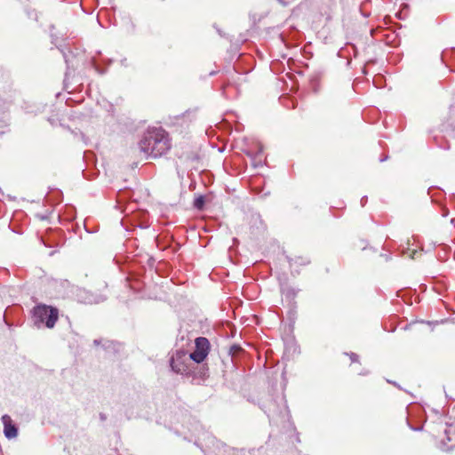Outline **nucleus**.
<instances>
[{"label": "nucleus", "instance_id": "obj_4", "mask_svg": "<svg viewBox=\"0 0 455 455\" xmlns=\"http://www.w3.org/2000/svg\"><path fill=\"white\" fill-rule=\"evenodd\" d=\"M190 360L189 357H186V355L178 353L171 359V367L177 373L188 374L190 370L186 361L189 363Z\"/></svg>", "mask_w": 455, "mask_h": 455}, {"label": "nucleus", "instance_id": "obj_6", "mask_svg": "<svg viewBox=\"0 0 455 455\" xmlns=\"http://www.w3.org/2000/svg\"><path fill=\"white\" fill-rule=\"evenodd\" d=\"M204 204V197L200 196L197 198H196L194 202V206L197 209H202Z\"/></svg>", "mask_w": 455, "mask_h": 455}, {"label": "nucleus", "instance_id": "obj_5", "mask_svg": "<svg viewBox=\"0 0 455 455\" xmlns=\"http://www.w3.org/2000/svg\"><path fill=\"white\" fill-rule=\"evenodd\" d=\"M2 422L4 424V434L7 439L15 438L18 435V429L12 424L11 417L7 414L2 416Z\"/></svg>", "mask_w": 455, "mask_h": 455}, {"label": "nucleus", "instance_id": "obj_2", "mask_svg": "<svg viewBox=\"0 0 455 455\" xmlns=\"http://www.w3.org/2000/svg\"><path fill=\"white\" fill-rule=\"evenodd\" d=\"M34 316L39 323H45L48 328H52L58 320V310L56 308L40 305L34 308Z\"/></svg>", "mask_w": 455, "mask_h": 455}, {"label": "nucleus", "instance_id": "obj_1", "mask_svg": "<svg viewBox=\"0 0 455 455\" xmlns=\"http://www.w3.org/2000/svg\"><path fill=\"white\" fill-rule=\"evenodd\" d=\"M139 147L146 156L156 158L170 150L171 141L168 134L162 128H152L146 131Z\"/></svg>", "mask_w": 455, "mask_h": 455}, {"label": "nucleus", "instance_id": "obj_7", "mask_svg": "<svg viewBox=\"0 0 455 455\" xmlns=\"http://www.w3.org/2000/svg\"><path fill=\"white\" fill-rule=\"evenodd\" d=\"M350 358H351L352 362H356L358 359V355L355 353H351Z\"/></svg>", "mask_w": 455, "mask_h": 455}, {"label": "nucleus", "instance_id": "obj_8", "mask_svg": "<svg viewBox=\"0 0 455 455\" xmlns=\"http://www.w3.org/2000/svg\"><path fill=\"white\" fill-rule=\"evenodd\" d=\"M365 201H366V199H364V198H362V199H361V204H362V205H363V206L364 205V202H365Z\"/></svg>", "mask_w": 455, "mask_h": 455}, {"label": "nucleus", "instance_id": "obj_3", "mask_svg": "<svg viewBox=\"0 0 455 455\" xmlns=\"http://www.w3.org/2000/svg\"><path fill=\"white\" fill-rule=\"evenodd\" d=\"M195 344L196 349L189 355V359L200 363L208 355L210 343L206 338L199 337L196 339Z\"/></svg>", "mask_w": 455, "mask_h": 455}]
</instances>
